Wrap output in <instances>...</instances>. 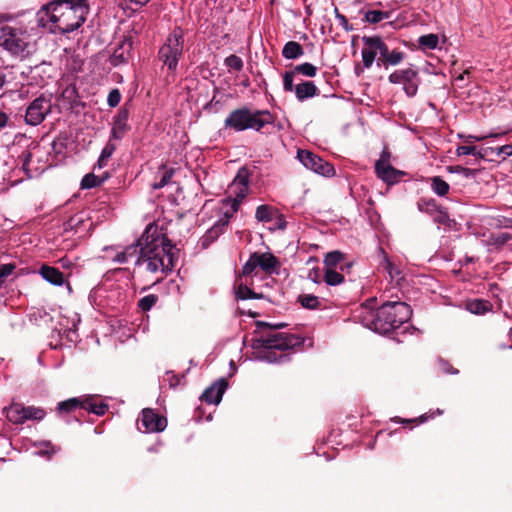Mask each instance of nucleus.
<instances>
[{
  "mask_svg": "<svg viewBox=\"0 0 512 512\" xmlns=\"http://www.w3.org/2000/svg\"><path fill=\"white\" fill-rule=\"evenodd\" d=\"M241 278H237L236 283L237 286L235 288V296L236 299L239 300H247V299H262L264 295L262 293H256L251 288H249L246 284L239 282Z\"/></svg>",
  "mask_w": 512,
  "mask_h": 512,
  "instance_id": "obj_27",
  "label": "nucleus"
},
{
  "mask_svg": "<svg viewBox=\"0 0 512 512\" xmlns=\"http://www.w3.org/2000/svg\"><path fill=\"white\" fill-rule=\"evenodd\" d=\"M183 48L184 32L180 27H175L158 52L159 60L169 72L174 73L177 70L178 62L183 55Z\"/></svg>",
  "mask_w": 512,
  "mask_h": 512,
  "instance_id": "obj_5",
  "label": "nucleus"
},
{
  "mask_svg": "<svg viewBox=\"0 0 512 512\" xmlns=\"http://www.w3.org/2000/svg\"><path fill=\"white\" fill-rule=\"evenodd\" d=\"M417 207L419 211L434 216L441 206L433 198H420L417 202Z\"/></svg>",
  "mask_w": 512,
  "mask_h": 512,
  "instance_id": "obj_35",
  "label": "nucleus"
},
{
  "mask_svg": "<svg viewBox=\"0 0 512 512\" xmlns=\"http://www.w3.org/2000/svg\"><path fill=\"white\" fill-rule=\"evenodd\" d=\"M255 217L260 222H269L272 220V207L269 205H260L256 209Z\"/></svg>",
  "mask_w": 512,
  "mask_h": 512,
  "instance_id": "obj_46",
  "label": "nucleus"
},
{
  "mask_svg": "<svg viewBox=\"0 0 512 512\" xmlns=\"http://www.w3.org/2000/svg\"><path fill=\"white\" fill-rule=\"evenodd\" d=\"M250 175L248 168L241 167L230 185V190L232 192L240 193V197H246L248 193Z\"/></svg>",
  "mask_w": 512,
  "mask_h": 512,
  "instance_id": "obj_19",
  "label": "nucleus"
},
{
  "mask_svg": "<svg viewBox=\"0 0 512 512\" xmlns=\"http://www.w3.org/2000/svg\"><path fill=\"white\" fill-rule=\"evenodd\" d=\"M139 421L145 432H162L167 426V419L151 408L142 410Z\"/></svg>",
  "mask_w": 512,
  "mask_h": 512,
  "instance_id": "obj_13",
  "label": "nucleus"
},
{
  "mask_svg": "<svg viewBox=\"0 0 512 512\" xmlns=\"http://www.w3.org/2000/svg\"><path fill=\"white\" fill-rule=\"evenodd\" d=\"M247 106L232 110L224 121L226 128L236 132L244 131L246 126Z\"/></svg>",
  "mask_w": 512,
  "mask_h": 512,
  "instance_id": "obj_16",
  "label": "nucleus"
},
{
  "mask_svg": "<svg viewBox=\"0 0 512 512\" xmlns=\"http://www.w3.org/2000/svg\"><path fill=\"white\" fill-rule=\"evenodd\" d=\"M51 99L45 95L35 98L26 108L25 122L30 126L41 124L51 112Z\"/></svg>",
  "mask_w": 512,
  "mask_h": 512,
  "instance_id": "obj_8",
  "label": "nucleus"
},
{
  "mask_svg": "<svg viewBox=\"0 0 512 512\" xmlns=\"http://www.w3.org/2000/svg\"><path fill=\"white\" fill-rule=\"evenodd\" d=\"M297 158L306 168L320 175L332 176L335 173V169L332 164L324 161L321 157L311 151L299 149L297 152Z\"/></svg>",
  "mask_w": 512,
  "mask_h": 512,
  "instance_id": "obj_9",
  "label": "nucleus"
},
{
  "mask_svg": "<svg viewBox=\"0 0 512 512\" xmlns=\"http://www.w3.org/2000/svg\"><path fill=\"white\" fill-rule=\"evenodd\" d=\"M158 296L155 294H149L144 296L138 301V307L143 311L147 312L157 303Z\"/></svg>",
  "mask_w": 512,
  "mask_h": 512,
  "instance_id": "obj_47",
  "label": "nucleus"
},
{
  "mask_svg": "<svg viewBox=\"0 0 512 512\" xmlns=\"http://www.w3.org/2000/svg\"><path fill=\"white\" fill-rule=\"evenodd\" d=\"M377 56V52L370 45H364L362 49V62L365 68H370Z\"/></svg>",
  "mask_w": 512,
  "mask_h": 512,
  "instance_id": "obj_43",
  "label": "nucleus"
},
{
  "mask_svg": "<svg viewBox=\"0 0 512 512\" xmlns=\"http://www.w3.org/2000/svg\"><path fill=\"white\" fill-rule=\"evenodd\" d=\"M381 251L384 254V269L389 274L391 281H394L397 285H401L402 281L405 280L403 270L388 259L383 249H381Z\"/></svg>",
  "mask_w": 512,
  "mask_h": 512,
  "instance_id": "obj_26",
  "label": "nucleus"
},
{
  "mask_svg": "<svg viewBox=\"0 0 512 512\" xmlns=\"http://www.w3.org/2000/svg\"><path fill=\"white\" fill-rule=\"evenodd\" d=\"M276 116L269 110L247 109L245 130H262L266 125L274 124Z\"/></svg>",
  "mask_w": 512,
  "mask_h": 512,
  "instance_id": "obj_11",
  "label": "nucleus"
},
{
  "mask_svg": "<svg viewBox=\"0 0 512 512\" xmlns=\"http://www.w3.org/2000/svg\"><path fill=\"white\" fill-rule=\"evenodd\" d=\"M467 310L473 314L483 315L492 309V304L488 300L473 299L467 302Z\"/></svg>",
  "mask_w": 512,
  "mask_h": 512,
  "instance_id": "obj_30",
  "label": "nucleus"
},
{
  "mask_svg": "<svg viewBox=\"0 0 512 512\" xmlns=\"http://www.w3.org/2000/svg\"><path fill=\"white\" fill-rule=\"evenodd\" d=\"M228 387V382L225 378H220L211 386L206 388L201 396V400L208 404H219L224 392Z\"/></svg>",
  "mask_w": 512,
  "mask_h": 512,
  "instance_id": "obj_14",
  "label": "nucleus"
},
{
  "mask_svg": "<svg viewBox=\"0 0 512 512\" xmlns=\"http://www.w3.org/2000/svg\"><path fill=\"white\" fill-rule=\"evenodd\" d=\"M295 95L299 101L317 96L319 89L312 81H303L295 86Z\"/></svg>",
  "mask_w": 512,
  "mask_h": 512,
  "instance_id": "obj_23",
  "label": "nucleus"
},
{
  "mask_svg": "<svg viewBox=\"0 0 512 512\" xmlns=\"http://www.w3.org/2000/svg\"><path fill=\"white\" fill-rule=\"evenodd\" d=\"M375 303V298L366 300L365 303L361 304L353 311V318L364 327L376 332V319H378V317H376V310L374 309Z\"/></svg>",
  "mask_w": 512,
  "mask_h": 512,
  "instance_id": "obj_10",
  "label": "nucleus"
},
{
  "mask_svg": "<svg viewBox=\"0 0 512 512\" xmlns=\"http://www.w3.org/2000/svg\"><path fill=\"white\" fill-rule=\"evenodd\" d=\"M439 43L438 35L436 34H427L422 35L418 39V44L420 47L424 49H435Z\"/></svg>",
  "mask_w": 512,
  "mask_h": 512,
  "instance_id": "obj_42",
  "label": "nucleus"
},
{
  "mask_svg": "<svg viewBox=\"0 0 512 512\" xmlns=\"http://www.w3.org/2000/svg\"><path fill=\"white\" fill-rule=\"evenodd\" d=\"M93 227V222L84 213L80 212L72 217L65 223V231L74 230L75 233L86 235Z\"/></svg>",
  "mask_w": 512,
  "mask_h": 512,
  "instance_id": "obj_15",
  "label": "nucleus"
},
{
  "mask_svg": "<svg viewBox=\"0 0 512 512\" xmlns=\"http://www.w3.org/2000/svg\"><path fill=\"white\" fill-rule=\"evenodd\" d=\"M225 64L230 69H234L236 71H241L243 69V61L237 55H230L225 59Z\"/></svg>",
  "mask_w": 512,
  "mask_h": 512,
  "instance_id": "obj_53",
  "label": "nucleus"
},
{
  "mask_svg": "<svg viewBox=\"0 0 512 512\" xmlns=\"http://www.w3.org/2000/svg\"><path fill=\"white\" fill-rule=\"evenodd\" d=\"M362 41L364 45H370L376 50L377 54L379 53L377 65H383L391 53L383 39L380 36H363Z\"/></svg>",
  "mask_w": 512,
  "mask_h": 512,
  "instance_id": "obj_17",
  "label": "nucleus"
},
{
  "mask_svg": "<svg viewBox=\"0 0 512 512\" xmlns=\"http://www.w3.org/2000/svg\"><path fill=\"white\" fill-rule=\"evenodd\" d=\"M46 416V411L43 408L35 406H24V422L27 420L40 421Z\"/></svg>",
  "mask_w": 512,
  "mask_h": 512,
  "instance_id": "obj_38",
  "label": "nucleus"
},
{
  "mask_svg": "<svg viewBox=\"0 0 512 512\" xmlns=\"http://www.w3.org/2000/svg\"><path fill=\"white\" fill-rule=\"evenodd\" d=\"M80 402L82 403L80 409H83L89 413L94 414L96 397L92 395L82 396L80 397Z\"/></svg>",
  "mask_w": 512,
  "mask_h": 512,
  "instance_id": "obj_51",
  "label": "nucleus"
},
{
  "mask_svg": "<svg viewBox=\"0 0 512 512\" xmlns=\"http://www.w3.org/2000/svg\"><path fill=\"white\" fill-rule=\"evenodd\" d=\"M404 57H405V53L404 52H402L400 50H397V49H394L389 54V57H387V59H386L385 63L383 64V66H385L386 68L389 65L396 66V65L400 64L404 60Z\"/></svg>",
  "mask_w": 512,
  "mask_h": 512,
  "instance_id": "obj_48",
  "label": "nucleus"
},
{
  "mask_svg": "<svg viewBox=\"0 0 512 512\" xmlns=\"http://www.w3.org/2000/svg\"><path fill=\"white\" fill-rule=\"evenodd\" d=\"M132 106V100L124 103V105L118 110L117 114L113 118V126L111 129V139L121 140L124 135L130 130L128 125V118L130 115V108Z\"/></svg>",
  "mask_w": 512,
  "mask_h": 512,
  "instance_id": "obj_12",
  "label": "nucleus"
},
{
  "mask_svg": "<svg viewBox=\"0 0 512 512\" xmlns=\"http://www.w3.org/2000/svg\"><path fill=\"white\" fill-rule=\"evenodd\" d=\"M434 220L440 224H444L449 220L448 213L443 207H440L439 210L436 211Z\"/></svg>",
  "mask_w": 512,
  "mask_h": 512,
  "instance_id": "obj_62",
  "label": "nucleus"
},
{
  "mask_svg": "<svg viewBox=\"0 0 512 512\" xmlns=\"http://www.w3.org/2000/svg\"><path fill=\"white\" fill-rule=\"evenodd\" d=\"M375 173L379 179L388 185L396 184L406 174L404 171L398 170L392 165L375 169Z\"/></svg>",
  "mask_w": 512,
  "mask_h": 512,
  "instance_id": "obj_20",
  "label": "nucleus"
},
{
  "mask_svg": "<svg viewBox=\"0 0 512 512\" xmlns=\"http://www.w3.org/2000/svg\"><path fill=\"white\" fill-rule=\"evenodd\" d=\"M403 89L407 96L413 97L416 95L418 90V79L403 84Z\"/></svg>",
  "mask_w": 512,
  "mask_h": 512,
  "instance_id": "obj_58",
  "label": "nucleus"
},
{
  "mask_svg": "<svg viewBox=\"0 0 512 512\" xmlns=\"http://www.w3.org/2000/svg\"><path fill=\"white\" fill-rule=\"evenodd\" d=\"M295 72L292 70H289V71H285V73L283 74V89L286 91V92H293L295 91V86L293 84V81H294V77H295Z\"/></svg>",
  "mask_w": 512,
  "mask_h": 512,
  "instance_id": "obj_49",
  "label": "nucleus"
},
{
  "mask_svg": "<svg viewBox=\"0 0 512 512\" xmlns=\"http://www.w3.org/2000/svg\"><path fill=\"white\" fill-rule=\"evenodd\" d=\"M139 255L136 265L146 264L150 273L161 272L166 275L175 268L179 249L166 234L160 233L155 224H149L138 238Z\"/></svg>",
  "mask_w": 512,
  "mask_h": 512,
  "instance_id": "obj_1",
  "label": "nucleus"
},
{
  "mask_svg": "<svg viewBox=\"0 0 512 512\" xmlns=\"http://www.w3.org/2000/svg\"><path fill=\"white\" fill-rule=\"evenodd\" d=\"M140 248L141 245H138L137 239L134 244L128 245L123 251L117 253L113 258V261L117 263H126L129 260V258H137L139 255Z\"/></svg>",
  "mask_w": 512,
  "mask_h": 512,
  "instance_id": "obj_29",
  "label": "nucleus"
},
{
  "mask_svg": "<svg viewBox=\"0 0 512 512\" xmlns=\"http://www.w3.org/2000/svg\"><path fill=\"white\" fill-rule=\"evenodd\" d=\"M113 139H109L105 147L103 148L100 157L97 161V164L94 166V169L98 167L99 169L105 167L109 158L113 155L116 150V145L112 142Z\"/></svg>",
  "mask_w": 512,
  "mask_h": 512,
  "instance_id": "obj_34",
  "label": "nucleus"
},
{
  "mask_svg": "<svg viewBox=\"0 0 512 512\" xmlns=\"http://www.w3.org/2000/svg\"><path fill=\"white\" fill-rule=\"evenodd\" d=\"M412 316L411 307L400 301L385 302L376 309V332L388 334L406 323Z\"/></svg>",
  "mask_w": 512,
  "mask_h": 512,
  "instance_id": "obj_4",
  "label": "nucleus"
},
{
  "mask_svg": "<svg viewBox=\"0 0 512 512\" xmlns=\"http://www.w3.org/2000/svg\"><path fill=\"white\" fill-rule=\"evenodd\" d=\"M29 34L21 28L4 25L0 28L1 45L14 56L23 55L29 46Z\"/></svg>",
  "mask_w": 512,
  "mask_h": 512,
  "instance_id": "obj_6",
  "label": "nucleus"
},
{
  "mask_svg": "<svg viewBox=\"0 0 512 512\" xmlns=\"http://www.w3.org/2000/svg\"><path fill=\"white\" fill-rule=\"evenodd\" d=\"M362 41L364 45H370L376 50L377 54L379 53L377 65H383L391 53L383 39L380 36H363Z\"/></svg>",
  "mask_w": 512,
  "mask_h": 512,
  "instance_id": "obj_18",
  "label": "nucleus"
},
{
  "mask_svg": "<svg viewBox=\"0 0 512 512\" xmlns=\"http://www.w3.org/2000/svg\"><path fill=\"white\" fill-rule=\"evenodd\" d=\"M439 369L446 374H457L458 370L454 368L449 362L439 359L438 360Z\"/></svg>",
  "mask_w": 512,
  "mask_h": 512,
  "instance_id": "obj_61",
  "label": "nucleus"
},
{
  "mask_svg": "<svg viewBox=\"0 0 512 512\" xmlns=\"http://www.w3.org/2000/svg\"><path fill=\"white\" fill-rule=\"evenodd\" d=\"M282 55L285 59H297L304 55V49L300 43L288 41L282 49Z\"/></svg>",
  "mask_w": 512,
  "mask_h": 512,
  "instance_id": "obj_31",
  "label": "nucleus"
},
{
  "mask_svg": "<svg viewBox=\"0 0 512 512\" xmlns=\"http://www.w3.org/2000/svg\"><path fill=\"white\" fill-rule=\"evenodd\" d=\"M233 193L235 195L234 198L229 196L223 200V203L231 206V210L226 211L223 216V218H227L228 221L238 211L241 202L245 198V197H240V193H237V192H233Z\"/></svg>",
  "mask_w": 512,
  "mask_h": 512,
  "instance_id": "obj_36",
  "label": "nucleus"
},
{
  "mask_svg": "<svg viewBox=\"0 0 512 512\" xmlns=\"http://www.w3.org/2000/svg\"><path fill=\"white\" fill-rule=\"evenodd\" d=\"M345 259V254L341 251L334 250L328 252L324 257V266L325 269H336L338 266L340 270L343 272L345 270L350 269L352 264H342Z\"/></svg>",
  "mask_w": 512,
  "mask_h": 512,
  "instance_id": "obj_21",
  "label": "nucleus"
},
{
  "mask_svg": "<svg viewBox=\"0 0 512 512\" xmlns=\"http://www.w3.org/2000/svg\"><path fill=\"white\" fill-rule=\"evenodd\" d=\"M304 340L295 334L285 332H261V334L252 339L254 349H263L259 351V358L269 363L289 361L288 354H277L278 351H287L303 345Z\"/></svg>",
  "mask_w": 512,
  "mask_h": 512,
  "instance_id": "obj_3",
  "label": "nucleus"
},
{
  "mask_svg": "<svg viewBox=\"0 0 512 512\" xmlns=\"http://www.w3.org/2000/svg\"><path fill=\"white\" fill-rule=\"evenodd\" d=\"M16 265L14 263L3 264L0 267V285L3 284L4 279L8 277L15 270Z\"/></svg>",
  "mask_w": 512,
  "mask_h": 512,
  "instance_id": "obj_57",
  "label": "nucleus"
},
{
  "mask_svg": "<svg viewBox=\"0 0 512 512\" xmlns=\"http://www.w3.org/2000/svg\"><path fill=\"white\" fill-rule=\"evenodd\" d=\"M174 173H175V170L173 168L165 170L160 181L153 184V186H152L153 189H161L164 186H166L167 184H169Z\"/></svg>",
  "mask_w": 512,
  "mask_h": 512,
  "instance_id": "obj_52",
  "label": "nucleus"
},
{
  "mask_svg": "<svg viewBox=\"0 0 512 512\" xmlns=\"http://www.w3.org/2000/svg\"><path fill=\"white\" fill-rule=\"evenodd\" d=\"M19 159L22 161V168L28 172L29 171V163L31 162V159H32V153L30 151H24L21 153V155L19 156Z\"/></svg>",
  "mask_w": 512,
  "mask_h": 512,
  "instance_id": "obj_63",
  "label": "nucleus"
},
{
  "mask_svg": "<svg viewBox=\"0 0 512 512\" xmlns=\"http://www.w3.org/2000/svg\"><path fill=\"white\" fill-rule=\"evenodd\" d=\"M90 8L88 0H52L37 12L39 26L52 33L67 34L80 28L86 21Z\"/></svg>",
  "mask_w": 512,
  "mask_h": 512,
  "instance_id": "obj_2",
  "label": "nucleus"
},
{
  "mask_svg": "<svg viewBox=\"0 0 512 512\" xmlns=\"http://www.w3.org/2000/svg\"><path fill=\"white\" fill-rule=\"evenodd\" d=\"M430 181L431 189L433 190L434 193L442 197L448 194L450 186L440 176H434L430 179Z\"/></svg>",
  "mask_w": 512,
  "mask_h": 512,
  "instance_id": "obj_37",
  "label": "nucleus"
},
{
  "mask_svg": "<svg viewBox=\"0 0 512 512\" xmlns=\"http://www.w3.org/2000/svg\"><path fill=\"white\" fill-rule=\"evenodd\" d=\"M298 301L301 305L306 309H318L320 307L319 298L312 294H302L299 295Z\"/></svg>",
  "mask_w": 512,
  "mask_h": 512,
  "instance_id": "obj_41",
  "label": "nucleus"
},
{
  "mask_svg": "<svg viewBox=\"0 0 512 512\" xmlns=\"http://www.w3.org/2000/svg\"><path fill=\"white\" fill-rule=\"evenodd\" d=\"M103 183V179L96 176L93 173L86 174L81 181L82 189H91L97 186H100Z\"/></svg>",
  "mask_w": 512,
  "mask_h": 512,
  "instance_id": "obj_44",
  "label": "nucleus"
},
{
  "mask_svg": "<svg viewBox=\"0 0 512 512\" xmlns=\"http://www.w3.org/2000/svg\"><path fill=\"white\" fill-rule=\"evenodd\" d=\"M391 16V12L381 11V10H367L364 12V21L377 24L383 20L389 19Z\"/></svg>",
  "mask_w": 512,
  "mask_h": 512,
  "instance_id": "obj_33",
  "label": "nucleus"
},
{
  "mask_svg": "<svg viewBox=\"0 0 512 512\" xmlns=\"http://www.w3.org/2000/svg\"><path fill=\"white\" fill-rule=\"evenodd\" d=\"M403 84L418 79V73L416 70L407 68L402 70Z\"/></svg>",
  "mask_w": 512,
  "mask_h": 512,
  "instance_id": "obj_59",
  "label": "nucleus"
},
{
  "mask_svg": "<svg viewBox=\"0 0 512 512\" xmlns=\"http://www.w3.org/2000/svg\"><path fill=\"white\" fill-rule=\"evenodd\" d=\"M256 327L258 330L255 331V333H259V335H260L261 332H276V330L286 327V324L282 323V322L271 324V323L264 322V321H257Z\"/></svg>",
  "mask_w": 512,
  "mask_h": 512,
  "instance_id": "obj_45",
  "label": "nucleus"
},
{
  "mask_svg": "<svg viewBox=\"0 0 512 512\" xmlns=\"http://www.w3.org/2000/svg\"><path fill=\"white\" fill-rule=\"evenodd\" d=\"M6 410L7 419L14 424L24 423V405L21 403H13Z\"/></svg>",
  "mask_w": 512,
  "mask_h": 512,
  "instance_id": "obj_32",
  "label": "nucleus"
},
{
  "mask_svg": "<svg viewBox=\"0 0 512 512\" xmlns=\"http://www.w3.org/2000/svg\"><path fill=\"white\" fill-rule=\"evenodd\" d=\"M280 265L279 259L270 252H253L243 265L239 278L251 275L256 268H260L267 275H272L278 272Z\"/></svg>",
  "mask_w": 512,
  "mask_h": 512,
  "instance_id": "obj_7",
  "label": "nucleus"
},
{
  "mask_svg": "<svg viewBox=\"0 0 512 512\" xmlns=\"http://www.w3.org/2000/svg\"><path fill=\"white\" fill-rule=\"evenodd\" d=\"M456 153L458 156L473 155V156L483 157V155H481L480 153L477 152L475 146H468V145L459 146L456 150Z\"/></svg>",
  "mask_w": 512,
  "mask_h": 512,
  "instance_id": "obj_56",
  "label": "nucleus"
},
{
  "mask_svg": "<svg viewBox=\"0 0 512 512\" xmlns=\"http://www.w3.org/2000/svg\"><path fill=\"white\" fill-rule=\"evenodd\" d=\"M227 225V218L219 219L203 236L202 247L207 248L211 243H213L221 234H223Z\"/></svg>",
  "mask_w": 512,
  "mask_h": 512,
  "instance_id": "obj_22",
  "label": "nucleus"
},
{
  "mask_svg": "<svg viewBox=\"0 0 512 512\" xmlns=\"http://www.w3.org/2000/svg\"><path fill=\"white\" fill-rule=\"evenodd\" d=\"M81 404L82 403L80 402V397L69 398L59 402L55 411L59 417H64L80 409Z\"/></svg>",
  "mask_w": 512,
  "mask_h": 512,
  "instance_id": "obj_25",
  "label": "nucleus"
},
{
  "mask_svg": "<svg viewBox=\"0 0 512 512\" xmlns=\"http://www.w3.org/2000/svg\"><path fill=\"white\" fill-rule=\"evenodd\" d=\"M293 71L295 72L296 75L300 74L312 78L316 76L318 68L311 63L305 62L296 65L293 68Z\"/></svg>",
  "mask_w": 512,
  "mask_h": 512,
  "instance_id": "obj_40",
  "label": "nucleus"
},
{
  "mask_svg": "<svg viewBox=\"0 0 512 512\" xmlns=\"http://www.w3.org/2000/svg\"><path fill=\"white\" fill-rule=\"evenodd\" d=\"M109 409V405L105 402L95 403L94 414L97 416H103Z\"/></svg>",
  "mask_w": 512,
  "mask_h": 512,
  "instance_id": "obj_64",
  "label": "nucleus"
},
{
  "mask_svg": "<svg viewBox=\"0 0 512 512\" xmlns=\"http://www.w3.org/2000/svg\"><path fill=\"white\" fill-rule=\"evenodd\" d=\"M442 414H443V410L436 409L435 411H429V412L424 413L421 416H419L417 418H413V419H405V418L396 416V417L392 418L391 420L394 422H397V423H401V424H412L413 423V424L418 425V424L425 423L430 419H433L436 415H442Z\"/></svg>",
  "mask_w": 512,
  "mask_h": 512,
  "instance_id": "obj_28",
  "label": "nucleus"
},
{
  "mask_svg": "<svg viewBox=\"0 0 512 512\" xmlns=\"http://www.w3.org/2000/svg\"><path fill=\"white\" fill-rule=\"evenodd\" d=\"M390 158H391L390 151L388 150V148H384L380 155V158L375 163V169L385 167L386 165H391Z\"/></svg>",
  "mask_w": 512,
  "mask_h": 512,
  "instance_id": "obj_55",
  "label": "nucleus"
},
{
  "mask_svg": "<svg viewBox=\"0 0 512 512\" xmlns=\"http://www.w3.org/2000/svg\"><path fill=\"white\" fill-rule=\"evenodd\" d=\"M121 93L119 91V89L115 88V89H112L109 94H108V97H107V103L110 107L114 108L116 106H118V104L120 103L121 101Z\"/></svg>",
  "mask_w": 512,
  "mask_h": 512,
  "instance_id": "obj_54",
  "label": "nucleus"
},
{
  "mask_svg": "<svg viewBox=\"0 0 512 512\" xmlns=\"http://www.w3.org/2000/svg\"><path fill=\"white\" fill-rule=\"evenodd\" d=\"M335 17L336 19L338 20L339 22V25L342 26V28L345 30V31H352L353 30V27L352 25L349 24L347 18L345 15L341 14L338 9L336 8L335 9Z\"/></svg>",
  "mask_w": 512,
  "mask_h": 512,
  "instance_id": "obj_60",
  "label": "nucleus"
},
{
  "mask_svg": "<svg viewBox=\"0 0 512 512\" xmlns=\"http://www.w3.org/2000/svg\"><path fill=\"white\" fill-rule=\"evenodd\" d=\"M40 275L49 283L53 285H62L64 283L63 273L56 267L49 265H42L40 268Z\"/></svg>",
  "mask_w": 512,
  "mask_h": 512,
  "instance_id": "obj_24",
  "label": "nucleus"
},
{
  "mask_svg": "<svg viewBox=\"0 0 512 512\" xmlns=\"http://www.w3.org/2000/svg\"><path fill=\"white\" fill-rule=\"evenodd\" d=\"M324 281L327 285L336 286L344 281V276L341 272L336 269H325Z\"/></svg>",
  "mask_w": 512,
  "mask_h": 512,
  "instance_id": "obj_39",
  "label": "nucleus"
},
{
  "mask_svg": "<svg viewBox=\"0 0 512 512\" xmlns=\"http://www.w3.org/2000/svg\"><path fill=\"white\" fill-rule=\"evenodd\" d=\"M511 239V235L506 232H500L498 234H493L490 238L491 244L496 248H500L505 245Z\"/></svg>",
  "mask_w": 512,
  "mask_h": 512,
  "instance_id": "obj_50",
  "label": "nucleus"
}]
</instances>
